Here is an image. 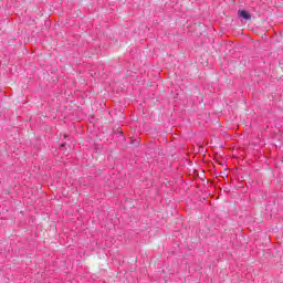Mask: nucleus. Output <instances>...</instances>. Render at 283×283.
Wrapping results in <instances>:
<instances>
[{"label": "nucleus", "mask_w": 283, "mask_h": 283, "mask_svg": "<svg viewBox=\"0 0 283 283\" xmlns=\"http://www.w3.org/2000/svg\"><path fill=\"white\" fill-rule=\"evenodd\" d=\"M238 14L239 17H241V19H245V21H249V19H251V14H249V12H247L245 10H239Z\"/></svg>", "instance_id": "1"}]
</instances>
